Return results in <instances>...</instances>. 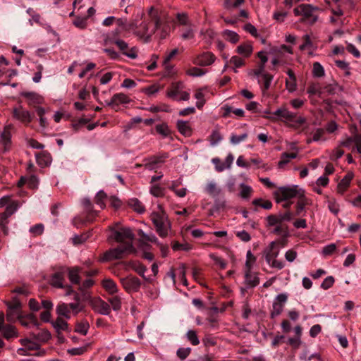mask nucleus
<instances>
[{
	"mask_svg": "<svg viewBox=\"0 0 361 361\" xmlns=\"http://www.w3.org/2000/svg\"><path fill=\"white\" fill-rule=\"evenodd\" d=\"M148 14L150 18L149 21L145 20L139 26H137L135 23H131L128 27H126V30H134V33L142 39L144 42H148L156 30L161 26V17L157 8L151 6L149 8Z\"/></svg>",
	"mask_w": 361,
	"mask_h": 361,
	"instance_id": "nucleus-1",
	"label": "nucleus"
},
{
	"mask_svg": "<svg viewBox=\"0 0 361 361\" xmlns=\"http://www.w3.org/2000/svg\"><path fill=\"white\" fill-rule=\"evenodd\" d=\"M265 113L270 114V116H264L265 118L272 121L279 119L281 121L288 122L292 127L295 128H299L306 122L305 118L298 116L297 114L291 112L286 108H279L272 114L269 111H265Z\"/></svg>",
	"mask_w": 361,
	"mask_h": 361,
	"instance_id": "nucleus-2",
	"label": "nucleus"
},
{
	"mask_svg": "<svg viewBox=\"0 0 361 361\" xmlns=\"http://www.w3.org/2000/svg\"><path fill=\"white\" fill-rule=\"evenodd\" d=\"M135 249L133 247V244L130 242H126L125 244L106 250L99 257V262L104 263L116 259H121L126 255L135 252Z\"/></svg>",
	"mask_w": 361,
	"mask_h": 361,
	"instance_id": "nucleus-3",
	"label": "nucleus"
},
{
	"mask_svg": "<svg viewBox=\"0 0 361 361\" xmlns=\"http://www.w3.org/2000/svg\"><path fill=\"white\" fill-rule=\"evenodd\" d=\"M159 211L153 212L151 214L150 219L159 236L164 238L169 235L171 228V224L161 207L159 206Z\"/></svg>",
	"mask_w": 361,
	"mask_h": 361,
	"instance_id": "nucleus-4",
	"label": "nucleus"
},
{
	"mask_svg": "<svg viewBox=\"0 0 361 361\" xmlns=\"http://www.w3.org/2000/svg\"><path fill=\"white\" fill-rule=\"evenodd\" d=\"M318 11L319 8L317 6L302 4L293 9V13L295 16H302L301 22L313 25L318 20V15L316 13Z\"/></svg>",
	"mask_w": 361,
	"mask_h": 361,
	"instance_id": "nucleus-5",
	"label": "nucleus"
},
{
	"mask_svg": "<svg viewBox=\"0 0 361 361\" xmlns=\"http://www.w3.org/2000/svg\"><path fill=\"white\" fill-rule=\"evenodd\" d=\"M6 316L8 322H13L18 319L23 326H27L25 319L30 321L36 327H38L39 325L36 316L32 313L23 315L21 310H14L7 308Z\"/></svg>",
	"mask_w": 361,
	"mask_h": 361,
	"instance_id": "nucleus-6",
	"label": "nucleus"
},
{
	"mask_svg": "<svg viewBox=\"0 0 361 361\" xmlns=\"http://www.w3.org/2000/svg\"><path fill=\"white\" fill-rule=\"evenodd\" d=\"M109 229L112 232V235L110 238L114 239L116 242L123 244H125L126 242H130L133 243L135 238V234L130 228L119 227L116 228L114 227H109Z\"/></svg>",
	"mask_w": 361,
	"mask_h": 361,
	"instance_id": "nucleus-7",
	"label": "nucleus"
},
{
	"mask_svg": "<svg viewBox=\"0 0 361 361\" xmlns=\"http://www.w3.org/2000/svg\"><path fill=\"white\" fill-rule=\"evenodd\" d=\"M305 191L302 189H299L298 185H293L291 187H281L275 192L276 199L277 202L286 201L293 197H298L300 195V192Z\"/></svg>",
	"mask_w": 361,
	"mask_h": 361,
	"instance_id": "nucleus-8",
	"label": "nucleus"
},
{
	"mask_svg": "<svg viewBox=\"0 0 361 361\" xmlns=\"http://www.w3.org/2000/svg\"><path fill=\"white\" fill-rule=\"evenodd\" d=\"M121 283L123 288L128 293L138 292L141 287L140 280L137 277L133 276L121 278Z\"/></svg>",
	"mask_w": 361,
	"mask_h": 361,
	"instance_id": "nucleus-9",
	"label": "nucleus"
},
{
	"mask_svg": "<svg viewBox=\"0 0 361 361\" xmlns=\"http://www.w3.org/2000/svg\"><path fill=\"white\" fill-rule=\"evenodd\" d=\"M287 300L288 295L286 293H280L276 295L273 302L272 310L270 312V317L271 319H274L281 314Z\"/></svg>",
	"mask_w": 361,
	"mask_h": 361,
	"instance_id": "nucleus-10",
	"label": "nucleus"
},
{
	"mask_svg": "<svg viewBox=\"0 0 361 361\" xmlns=\"http://www.w3.org/2000/svg\"><path fill=\"white\" fill-rule=\"evenodd\" d=\"M88 300L94 312L103 315H108L111 312L110 305L100 298H90Z\"/></svg>",
	"mask_w": 361,
	"mask_h": 361,
	"instance_id": "nucleus-11",
	"label": "nucleus"
},
{
	"mask_svg": "<svg viewBox=\"0 0 361 361\" xmlns=\"http://www.w3.org/2000/svg\"><path fill=\"white\" fill-rule=\"evenodd\" d=\"M114 44L117 45L123 55L132 59L137 57L138 49L136 47H133L128 50V44L122 39H116Z\"/></svg>",
	"mask_w": 361,
	"mask_h": 361,
	"instance_id": "nucleus-12",
	"label": "nucleus"
},
{
	"mask_svg": "<svg viewBox=\"0 0 361 361\" xmlns=\"http://www.w3.org/2000/svg\"><path fill=\"white\" fill-rule=\"evenodd\" d=\"M13 117L25 124L30 123L32 120L31 114L20 106L13 109Z\"/></svg>",
	"mask_w": 361,
	"mask_h": 361,
	"instance_id": "nucleus-13",
	"label": "nucleus"
},
{
	"mask_svg": "<svg viewBox=\"0 0 361 361\" xmlns=\"http://www.w3.org/2000/svg\"><path fill=\"white\" fill-rule=\"evenodd\" d=\"M66 269L65 267L61 268L60 270L56 271L52 274L50 279V284L57 288H64Z\"/></svg>",
	"mask_w": 361,
	"mask_h": 361,
	"instance_id": "nucleus-14",
	"label": "nucleus"
},
{
	"mask_svg": "<svg viewBox=\"0 0 361 361\" xmlns=\"http://www.w3.org/2000/svg\"><path fill=\"white\" fill-rule=\"evenodd\" d=\"M216 60V56L212 52H204L194 59L193 63L200 66L212 65Z\"/></svg>",
	"mask_w": 361,
	"mask_h": 361,
	"instance_id": "nucleus-15",
	"label": "nucleus"
},
{
	"mask_svg": "<svg viewBox=\"0 0 361 361\" xmlns=\"http://www.w3.org/2000/svg\"><path fill=\"white\" fill-rule=\"evenodd\" d=\"M276 242L272 241L267 247L264 250V255L267 263H270L274 259H276L279 254V250L276 248Z\"/></svg>",
	"mask_w": 361,
	"mask_h": 361,
	"instance_id": "nucleus-16",
	"label": "nucleus"
},
{
	"mask_svg": "<svg viewBox=\"0 0 361 361\" xmlns=\"http://www.w3.org/2000/svg\"><path fill=\"white\" fill-rule=\"evenodd\" d=\"M169 157L168 153H163L159 156H154L150 157L146 163L143 164L145 169L148 170H154L159 163H163L164 159Z\"/></svg>",
	"mask_w": 361,
	"mask_h": 361,
	"instance_id": "nucleus-17",
	"label": "nucleus"
},
{
	"mask_svg": "<svg viewBox=\"0 0 361 361\" xmlns=\"http://www.w3.org/2000/svg\"><path fill=\"white\" fill-rule=\"evenodd\" d=\"M66 274H68V279L72 284L80 283V276L79 275L81 269L79 267H73L65 268Z\"/></svg>",
	"mask_w": 361,
	"mask_h": 361,
	"instance_id": "nucleus-18",
	"label": "nucleus"
},
{
	"mask_svg": "<svg viewBox=\"0 0 361 361\" xmlns=\"http://www.w3.org/2000/svg\"><path fill=\"white\" fill-rule=\"evenodd\" d=\"M0 143L4 147V151L7 152L11 147V133L8 127H5L1 133Z\"/></svg>",
	"mask_w": 361,
	"mask_h": 361,
	"instance_id": "nucleus-19",
	"label": "nucleus"
},
{
	"mask_svg": "<svg viewBox=\"0 0 361 361\" xmlns=\"http://www.w3.org/2000/svg\"><path fill=\"white\" fill-rule=\"evenodd\" d=\"M130 99L124 93H117L113 95L109 102H106L108 106H118L119 104H128Z\"/></svg>",
	"mask_w": 361,
	"mask_h": 361,
	"instance_id": "nucleus-20",
	"label": "nucleus"
},
{
	"mask_svg": "<svg viewBox=\"0 0 361 361\" xmlns=\"http://www.w3.org/2000/svg\"><path fill=\"white\" fill-rule=\"evenodd\" d=\"M82 206L87 214L86 219L87 221H92L97 216V212L93 209V205L88 198H85L82 201Z\"/></svg>",
	"mask_w": 361,
	"mask_h": 361,
	"instance_id": "nucleus-21",
	"label": "nucleus"
},
{
	"mask_svg": "<svg viewBox=\"0 0 361 361\" xmlns=\"http://www.w3.org/2000/svg\"><path fill=\"white\" fill-rule=\"evenodd\" d=\"M245 283L247 288H254L259 283V278L257 273H252L251 271H245Z\"/></svg>",
	"mask_w": 361,
	"mask_h": 361,
	"instance_id": "nucleus-22",
	"label": "nucleus"
},
{
	"mask_svg": "<svg viewBox=\"0 0 361 361\" xmlns=\"http://www.w3.org/2000/svg\"><path fill=\"white\" fill-rule=\"evenodd\" d=\"M35 157L37 164L42 168L48 166L51 162V157L47 152L37 153Z\"/></svg>",
	"mask_w": 361,
	"mask_h": 361,
	"instance_id": "nucleus-23",
	"label": "nucleus"
},
{
	"mask_svg": "<svg viewBox=\"0 0 361 361\" xmlns=\"http://www.w3.org/2000/svg\"><path fill=\"white\" fill-rule=\"evenodd\" d=\"M233 156L231 153L226 157L224 164H221V165H217V163H220V159L219 158H214L212 159V162L215 164V168L219 172H221L226 169H229L233 164Z\"/></svg>",
	"mask_w": 361,
	"mask_h": 361,
	"instance_id": "nucleus-24",
	"label": "nucleus"
},
{
	"mask_svg": "<svg viewBox=\"0 0 361 361\" xmlns=\"http://www.w3.org/2000/svg\"><path fill=\"white\" fill-rule=\"evenodd\" d=\"M353 178L352 173H348L338 183L337 185V192L340 194H343L344 192L348 189L350 183Z\"/></svg>",
	"mask_w": 361,
	"mask_h": 361,
	"instance_id": "nucleus-25",
	"label": "nucleus"
},
{
	"mask_svg": "<svg viewBox=\"0 0 361 361\" xmlns=\"http://www.w3.org/2000/svg\"><path fill=\"white\" fill-rule=\"evenodd\" d=\"M311 204L310 200L305 196V192H300V195L298 197L296 204V215L299 216L304 211L305 207Z\"/></svg>",
	"mask_w": 361,
	"mask_h": 361,
	"instance_id": "nucleus-26",
	"label": "nucleus"
},
{
	"mask_svg": "<svg viewBox=\"0 0 361 361\" xmlns=\"http://www.w3.org/2000/svg\"><path fill=\"white\" fill-rule=\"evenodd\" d=\"M21 95L26 98L30 104H39L43 102V98L37 93L34 92H23Z\"/></svg>",
	"mask_w": 361,
	"mask_h": 361,
	"instance_id": "nucleus-27",
	"label": "nucleus"
},
{
	"mask_svg": "<svg viewBox=\"0 0 361 361\" xmlns=\"http://www.w3.org/2000/svg\"><path fill=\"white\" fill-rule=\"evenodd\" d=\"M4 338L9 340L13 338H17L18 333L16 328L11 324L6 325L1 331Z\"/></svg>",
	"mask_w": 361,
	"mask_h": 361,
	"instance_id": "nucleus-28",
	"label": "nucleus"
},
{
	"mask_svg": "<svg viewBox=\"0 0 361 361\" xmlns=\"http://www.w3.org/2000/svg\"><path fill=\"white\" fill-rule=\"evenodd\" d=\"M94 283V281L88 279L83 281L81 286H79L78 290L82 293V300H87L90 298V294L85 291L86 289L91 288Z\"/></svg>",
	"mask_w": 361,
	"mask_h": 361,
	"instance_id": "nucleus-29",
	"label": "nucleus"
},
{
	"mask_svg": "<svg viewBox=\"0 0 361 361\" xmlns=\"http://www.w3.org/2000/svg\"><path fill=\"white\" fill-rule=\"evenodd\" d=\"M177 128L178 132L184 136H190L192 134V129L188 122L178 120L177 121Z\"/></svg>",
	"mask_w": 361,
	"mask_h": 361,
	"instance_id": "nucleus-30",
	"label": "nucleus"
},
{
	"mask_svg": "<svg viewBox=\"0 0 361 361\" xmlns=\"http://www.w3.org/2000/svg\"><path fill=\"white\" fill-rule=\"evenodd\" d=\"M252 44L248 42L241 44L236 48V52L246 58L252 54Z\"/></svg>",
	"mask_w": 361,
	"mask_h": 361,
	"instance_id": "nucleus-31",
	"label": "nucleus"
},
{
	"mask_svg": "<svg viewBox=\"0 0 361 361\" xmlns=\"http://www.w3.org/2000/svg\"><path fill=\"white\" fill-rule=\"evenodd\" d=\"M221 109L224 111L222 114L224 118L229 117L231 112L238 117H243L245 114V112L242 109H233V108L228 105H224L222 106Z\"/></svg>",
	"mask_w": 361,
	"mask_h": 361,
	"instance_id": "nucleus-32",
	"label": "nucleus"
},
{
	"mask_svg": "<svg viewBox=\"0 0 361 361\" xmlns=\"http://www.w3.org/2000/svg\"><path fill=\"white\" fill-rule=\"evenodd\" d=\"M274 76L270 73H263L261 82H262V92L263 94H265L267 90L271 86V83L273 80Z\"/></svg>",
	"mask_w": 361,
	"mask_h": 361,
	"instance_id": "nucleus-33",
	"label": "nucleus"
},
{
	"mask_svg": "<svg viewBox=\"0 0 361 361\" xmlns=\"http://www.w3.org/2000/svg\"><path fill=\"white\" fill-rule=\"evenodd\" d=\"M206 192L212 197H217L221 193V190L214 182L209 183L206 186Z\"/></svg>",
	"mask_w": 361,
	"mask_h": 361,
	"instance_id": "nucleus-34",
	"label": "nucleus"
},
{
	"mask_svg": "<svg viewBox=\"0 0 361 361\" xmlns=\"http://www.w3.org/2000/svg\"><path fill=\"white\" fill-rule=\"evenodd\" d=\"M298 156L297 153H287L283 152L281 155L280 161L278 163V166L280 169L283 168L285 165L290 162V160L292 159L296 158Z\"/></svg>",
	"mask_w": 361,
	"mask_h": 361,
	"instance_id": "nucleus-35",
	"label": "nucleus"
},
{
	"mask_svg": "<svg viewBox=\"0 0 361 361\" xmlns=\"http://www.w3.org/2000/svg\"><path fill=\"white\" fill-rule=\"evenodd\" d=\"M103 288L111 294L118 291L116 283L111 279H104L102 282Z\"/></svg>",
	"mask_w": 361,
	"mask_h": 361,
	"instance_id": "nucleus-36",
	"label": "nucleus"
},
{
	"mask_svg": "<svg viewBox=\"0 0 361 361\" xmlns=\"http://www.w3.org/2000/svg\"><path fill=\"white\" fill-rule=\"evenodd\" d=\"M129 265L131 268L137 273L140 276L147 280V278L145 276V272L147 271L146 267H145L142 264L139 262L131 261L129 262Z\"/></svg>",
	"mask_w": 361,
	"mask_h": 361,
	"instance_id": "nucleus-37",
	"label": "nucleus"
},
{
	"mask_svg": "<svg viewBox=\"0 0 361 361\" xmlns=\"http://www.w3.org/2000/svg\"><path fill=\"white\" fill-rule=\"evenodd\" d=\"M240 191L239 192V196L245 200L250 199L253 192L252 187L245 183H240Z\"/></svg>",
	"mask_w": 361,
	"mask_h": 361,
	"instance_id": "nucleus-38",
	"label": "nucleus"
},
{
	"mask_svg": "<svg viewBox=\"0 0 361 361\" xmlns=\"http://www.w3.org/2000/svg\"><path fill=\"white\" fill-rule=\"evenodd\" d=\"M223 36L224 37L226 40L231 42L232 44L237 43L240 39V37L238 35V33L230 30H225L223 32Z\"/></svg>",
	"mask_w": 361,
	"mask_h": 361,
	"instance_id": "nucleus-39",
	"label": "nucleus"
},
{
	"mask_svg": "<svg viewBox=\"0 0 361 361\" xmlns=\"http://www.w3.org/2000/svg\"><path fill=\"white\" fill-rule=\"evenodd\" d=\"M265 69V65L259 63L258 65V67L255 69H252L250 71H249L248 75L250 76L255 77L258 79V83H261V79L259 77H262L263 73H267V72H264Z\"/></svg>",
	"mask_w": 361,
	"mask_h": 361,
	"instance_id": "nucleus-40",
	"label": "nucleus"
},
{
	"mask_svg": "<svg viewBox=\"0 0 361 361\" xmlns=\"http://www.w3.org/2000/svg\"><path fill=\"white\" fill-rule=\"evenodd\" d=\"M128 204L139 214H142L145 211V207L142 202L136 198L130 199L128 202Z\"/></svg>",
	"mask_w": 361,
	"mask_h": 361,
	"instance_id": "nucleus-41",
	"label": "nucleus"
},
{
	"mask_svg": "<svg viewBox=\"0 0 361 361\" xmlns=\"http://www.w3.org/2000/svg\"><path fill=\"white\" fill-rule=\"evenodd\" d=\"M56 313L59 315L63 316L67 319L70 318V310L68 305L66 303H61L57 305Z\"/></svg>",
	"mask_w": 361,
	"mask_h": 361,
	"instance_id": "nucleus-42",
	"label": "nucleus"
},
{
	"mask_svg": "<svg viewBox=\"0 0 361 361\" xmlns=\"http://www.w3.org/2000/svg\"><path fill=\"white\" fill-rule=\"evenodd\" d=\"M256 257L252 253L250 250H248L246 254L245 271H251L253 265L256 262Z\"/></svg>",
	"mask_w": 361,
	"mask_h": 361,
	"instance_id": "nucleus-43",
	"label": "nucleus"
},
{
	"mask_svg": "<svg viewBox=\"0 0 361 361\" xmlns=\"http://www.w3.org/2000/svg\"><path fill=\"white\" fill-rule=\"evenodd\" d=\"M155 128L157 133L161 135L164 137L169 136L171 134V130L169 129V126L165 123L157 125Z\"/></svg>",
	"mask_w": 361,
	"mask_h": 361,
	"instance_id": "nucleus-44",
	"label": "nucleus"
},
{
	"mask_svg": "<svg viewBox=\"0 0 361 361\" xmlns=\"http://www.w3.org/2000/svg\"><path fill=\"white\" fill-rule=\"evenodd\" d=\"M53 326L58 333L68 329V323L61 318H57Z\"/></svg>",
	"mask_w": 361,
	"mask_h": 361,
	"instance_id": "nucleus-45",
	"label": "nucleus"
},
{
	"mask_svg": "<svg viewBox=\"0 0 361 361\" xmlns=\"http://www.w3.org/2000/svg\"><path fill=\"white\" fill-rule=\"evenodd\" d=\"M106 197V194L103 190H100L95 196V203L99 205L101 209H104L106 207L104 200Z\"/></svg>",
	"mask_w": 361,
	"mask_h": 361,
	"instance_id": "nucleus-46",
	"label": "nucleus"
},
{
	"mask_svg": "<svg viewBox=\"0 0 361 361\" xmlns=\"http://www.w3.org/2000/svg\"><path fill=\"white\" fill-rule=\"evenodd\" d=\"M34 337L39 341L47 342L51 338V334L48 330L42 329L34 335Z\"/></svg>",
	"mask_w": 361,
	"mask_h": 361,
	"instance_id": "nucleus-47",
	"label": "nucleus"
},
{
	"mask_svg": "<svg viewBox=\"0 0 361 361\" xmlns=\"http://www.w3.org/2000/svg\"><path fill=\"white\" fill-rule=\"evenodd\" d=\"M20 343L23 347L30 350H37L39 348V345L37 343L32 342L27 338L20 339Z\"/></svg>",
	"mask_w": 361,
	"mask_h": 361,
	"instance_id": "nucleus-48",
	"label": "nucleus"
},
{
	"mask_svg": "<svg viewBox=\"0 0 361 361\" xmlns=\"http://www.w3.org/2000/svg\"><path fill=\"white\" fill-rule=\"evenodd\" d=\"M148 111L152 113H157L160 111L171 112V109L169 105L162 104L160 106H152L148 109Z\"/></svg>",
	"mask_w": 361,
	"mask_h": 361,
	"instance_id": "nucleus-49",
	"label": "nucleus"
},
{
	"mask_svg": "<svg viewBox=\"0 0 361 361\" xmlns=\"http://www.w3.org/2000/svg\"><path fill=\"white\" fill-rule=\"evenodd\" d=\"M186 338L192 345H197L200 343L197 332L194 330H189L186 334Z\"/></svg>",
	"mask_w": 361,
	"mask_h": 361,
	"instance_id": "nucleus-50",
	"label": "nucleus"
},
{
	"mask_svg": "<svg viewBox=\"0 0 361 361\" xmlns=\"http://www.w3.org/2000/svg\"><path fill=\"white\" fill-rule=\"evenodd\" d=\"M252 204L255 206H259L265 209H270L272 207V203L269 200H263L261 198L255 199Z\"/></svg>",
	"mask_w": 361,
	"mask_h": 361,
	"instance_id": "nucleus-51",
	"label": "nucleus"
},
{
	"mask_svg": "<svg viewBox=\"0 0 361 361\" xmlns=\"http://www.w3.org/2000/svg\"><path fill=\"white\" fill-rule=\"evenodd\" d=\"M171 247L173 251L185 250L188 251L191 250V245L188 243H180L177 241L171 243Z\"/></svg>",
	"mask_w": 361,
	"mask_h": 361,
	"instance_id": "nucleus-52",
	"label": "nucleus"
},
{
	"mask_svg": "<svg viewBox=\"0 0 361 361\" xmlns=\"http://www.w3.org/2000/svg\"><path fill=\"white\" fill-rule=\"evenodd\" d=\"M312 74L314 77L320 78L324 75V70L319 62L313 63Z\"/></svg>",
	"mask_w": 361,
	"mask_h": 361,
	"instance_id": "nucleus-53",
	"label": "nucleus"
},
{
	"mask_svg": "<svg viewBox=\"0 0 361 361\" xmlns=\"http://www.w3.org/2000/svg\"><path fill=\"white\" fill-rule=\"evenodd\" d=\"M90 237L87 233H83L81 235H75L72 238V242L73 245H78L84 243Z\"/></svg>",
	"mask_w": 361,
	"mask_h": 361,
	"instance_id": "nucleus-54",
	"label": "nucleus"
},
{
	"mask_svg": "<svg viewBox=\"0 0 361 361\" xmlns=\"http://www.w3.org/2000/svg\"><path fill=\"white\" fill-rule=\"evenodd\" d=\"M195 97L197 100L196 102L197 108L202 109L205 104L204 94L201 90H198L195 94Z\"/></svg>",
	"mask_w": 361,
	"mask_h": 361,
	"instance_id": "nucleus-55",
	"label": "nucleus"
},
{
	"mask_svg": "<svg viewBox=\"0 0 361 361\" xmlns=\"http://www.w3.org/2000/svg\"><path fill=\"white\" fill-rule=\"evenodd\" d=\"M222 140V136L218 130H214L210 135V144L216 145Z\"/></svg>",
	"mask_w": 361,
	"mask_h": 361,
	"instance_id": "nucleus-56",
	"label": "nucleus"
},
{
	"mask_svg": "<svg viewBox=\"0 0 361 361\" xmlns=\"http://www.w3.org/2000/svg\"><path fill=\"white\" fill-rule=\"evenodd\" d=\"M273 233L276 235H284V237H288L289 235L288 226H282L281 224L276 226V228L274 229Z\"/></svg>",
	"mask_w": 361,
	"mask_h": 361,
	"instance_id": "nucleus-57",
	"label": "nucleus"
},
{
	"mask_svg": "<svg viewBox=\"0 0 361 361\" xmlns=\"http://www.w3.org/2000/svg\"><path fill=\"white\" fill-rule=\"evenodd\" d=\"M139 235L145 240H147V241H149L151 243H154L157 244V245H159V243H160L158 240V238L154 234L148 235V234L145 233L142 230H140L139 231Z\"/></svg>",
	"mask_w": 361,
	"mask_h": 361,
	"instance_id": "nucleus-58",
	"label": "nucleus"
},
{
	"mask_svg": "<svg viewBox=\"0 0 361 361\" xmlns=\"http://www.w3.org/2000/svg\"><path fill=\"white\" fill-rule=\"evenodd\" d=\"M325 133V130L323 128H317L313 133L312 138L307 140V143H310L312 141L318 142L323 137Z\"/></svg>",
	"mask_w": 361,
	"mask_h": 361,
	"instance_id": "nucleus-59",
	"label": "nucleus"
},
{
	"mask_svg": "<svg viewBox=\"0 0 361 361\" xmlns=\"http://www.w3.org/2000/svg\"><path fill=\"white\" fill-rule=\"evenodd\" d=\"M205 73V71L197 67H192L187 71V74L192 77H200Z\"/></svg>",
	"mask_w": 361,
	"mask_h": 361,
	"instance_id": "nucleus-60",
	"label": "nucleus"
},
{
	"mask_svg": "<svg viewBox=\"0 0 361 361\" xmlns=\"http://www.w3.org/2000/svg\"><path fill=\"white\" fill-rule=\"evenodd\" d=\"M150 193L154 197H163L164 195V189L159 185H154L150 188Z\"/></svg>",
	"mask_w": 361,
	"mask_h": 361,
	"instance_id": "nucleus-61",
	"label": "nucleus"
},
{
	"mask_svg": "<svg viewBox=\"0 0 361 361\" xmlns=\"http://www.w3.org/2000/svg\"><path fill=\"white\" fill-rule=\"evenodd\" d=\"M89 324L87 322H82L77 324L75 331L82 335L85 336L89 329Z\"/></svg>",
	"mask_w": 361,
	"mask_h": 361,
	"instance_id": "nucleus-62",
	"label": "nucleus"
},
{
	"mask_svg": "<svg viewBox=\"0 0 361 361\" xmlns=\"http://www.w3.org/2000/svg\"><path fill=\"white\" fill-rule=\"evenodd\" d=\"M194 37L195 30L192 26H190L189 27L184 30L181 34L182 39L185 40L192 39Z\"/></svg>",
	"mask_w": 361,
	"mask_h": 361,
	"instance_id": "nucleus-63",
	"label": "nucleus"
},
{
	"mask_svg": "<svg viewBox=\"0 0 361 361\" xmlns=\"http://www.w3.org/2000/svg\"><path fill=\"white\" fill-rule=\"evenodd\" d=\"M109 302L112 306L114 310H119L121 307V301L118 296H114L109 299Z\"/></svg>",
	"mask_w": 361,
	"mask_h": 361,
	"instance_id": "nucleus-64",
	"label": "nucleus"
}]
</instances>
